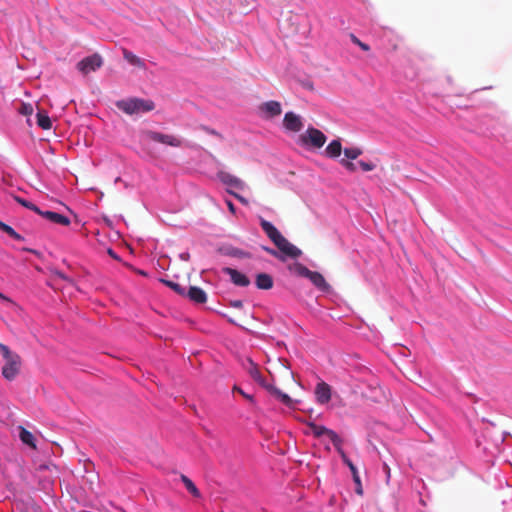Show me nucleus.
I'll list each match as a JSON object with an SVG mask.
<instances>
[{"label":"nucleus","instance_id":"09e8293b","mask_svg":"<svg viewBox=\"0 0 512 512\" xmlns=\"http://www.w3.org/2000/svg\"><path fill=\"white\" fill-rule=\"evenodd\" d=\"M210 133H211V134H214V135H217V132H216V131H214V130H210Z\"/></svg>","mask_w":512,"mask_h":512},{"label":"nucleus","instance_id":"1a4fd4ad","mask_svg":"<svg viewBox=\"0 0 512 512\" xmlns=\"http://www.w3.org/2000/svg\"><path fill=\"white\" fill-rule=\"evenodd\" d=\"M259 110L266 119L279 116L282 113V107L278 101L264 102L259 106Z\"/></svg>","mask_w":512,"mask_h":512},{"label":"nucleus","instance_id":"412c9836","mask_svg":"<svg viewBox=\"0 0 512 512\" xmlns=\"http://www.w3.org/2000/svg\"><path fill=\"white\" fill-rule=\"evenodd\" d=\"M19 437L24 444L30 446L31 448H36L34 436L30 431L20 427Z\"/></svg>","mask_w":512,"mask_h":512},{"label":"nucleus","instance_id":"f3484780","mask_svg":"<svg viewBox=\"0 0 512 512\" xmlns=\"http://www.w3.org/2000/svg\"><path fill=\"white\" fill-rule=\"evenodd\" d=\"M255 285L258 289L269 290L273 287L274 281L270 274L258 273L255 278Z\"/></svg>","mask_w":512,"mask_h":512},{"label":"nucleus","instance_id":"7ed1b4c3","mask_svg":"<svg viewBox=\"0 0 512 512\" xmlns=\"http://www.w3.org/2000/svg\"><path fill=\"white\" fill-rule=\"evenodd\" d=\"M116 107L122 112L133 115L142 112L152 111L155 107L154 102L151 100H144L140 98H129L119 100L116 102Z\"/></svg>","mask_w":512,"mask_h":512},{"label":"nucleus","instance_id":"aec40b11","mask_svg":"<svg viewBox=\"0 0 512 512\" xmlns=\"http://www.w3.org/2000/svg\"><path fill=\"white\" fill-rule=\"evenodd\" d=\"M37 125L43 130H49L52 127V122L47 113L38 112L37 115Z\"/></svg>","mask_w":512,"mask_h":512},{"label":"nucleus","instance_id":"dca6fc26","mask_svg":"<svg viewBox=\"0 0 512 512\" xmlns=\"http://www.w3.org/2000/svg\"><path fill=\"white\" fill-rule=\"evenodd\" d=\"M186 296L197 304H203L207 301L206 292L197 286H190L189 290L186 292Z\"/></svg>","mask_w":512,"mask_h":512},{"label":"nucleus","instance_id":"ddd939ff","mask_svg":"<svg viewBox=\"0 0 512 512\" xmlns=\"http://www.w3.org/2000/svg\"><path fill=\"white\" fill-rule=\"evenodd\" d=\"M217 177L223 184L227 186L234 187L237 189H243L245 187V183L241 179L228 172L219 171L217 173Z\"/></svg>","mask_w":512,"mask_h":512},{"label":"nucleus","instance_id":"2f4dec72","mask_svg":"<svg viewBox=\"0 0 512 512\" xmlns=\"http://www.w3.org/2000/svg\"><path fill=\"white\" fill-rule=\"evenodd\" d=\"M293 20V17H290V18H287L285 20H283L281 22V27L285 30V32L287 34H290V33H294V32H297L298 31V28L297 27H292V28H289L287 27V25L289 24L290 21Z\"/></svg>","mask_w":512,"mask_h":512},{"label":"nucleus","instance_id":"58836bf2","mask_svg":"<svg viewBox=\"0 0 512 512\" xmlns=\"http://www.w3.org/2000/svg\"><path fill=\"white\" fill-rule=\"evenodd\" d=\"M228 193H230L231 195H233L236 199H238L242 204L244 205H247L248 204V200L246 198H244L243 196L231 191V190H227Z\"/></svg>","mask_w":512,"mask_h":512},{"label":"nucleus","instance_id":"c03bdc74","mask_svg":"<svg viewBox=\"0 0 512 512\" xmlns=\"http://www.w3.org/2000/svg\"><path fill=\"white\" fill-rule=\"evenodd\" d=\"M180 258L184 261H188L190 258V254L188 252H184V253L180 254Z\"/></svg>","mask_w":512,"mask_h":512},{"label":"nucleus","instance_id":"5701e85b","mask_svg":"<svg viewBox=\"0 0 512 512\" xmlns=\"http://www.w3.org/2000/svg\"><path fill=\"white\" fill-rule=\"evenodd\" d=\"M0 229L7 233L10 237L17 241H23L24 237L21 236L19 233H17L11 226L7 225L6 223L0 221Z\"/></svg>","mask_w":512,"mask_h":512},{"label":"nucleus","instance_id":"de8ad7c7","mask_svg":"<svg viewBox=\"0 0 512 512\" xmlns=\"http://www.w3.org/2000/svg\"><path fill=\"white\" fill-rule=\"evenodd\" d=\"M385 468L387 469V470H386V473H387V475L389 476V475H390V469L387 467V465H385Z\"/></svg>","mask_w":512,"mask_h":512},{"label":"nucleus","instance_id":"4be33fe9","mask_svg":"<svg viewBox=\"0 0 512 512\" xmlns=\"http://www.w3.org/2000/svg\"><path fill=\"white\" fill-rule=\"evenodd\" d=\"M289 269L296 275L305 277V278H308L311 273V270H309L306 266H304L301 263H295L292 266H290Z\"/></svg>","mask_w":512,"mask_h":512},{"label":"nucleus","instance_id":"f704fd0d","mask_svg":"<svg viewBox=\"0 0 512 512\" xmlns=\"http://www.w3.org/2000/svg\"><path fill=\"white\" fill-rule=\"evenodd\" d=\"M359 166L364 172L372 171L375 168V165L371 162L359 161Z\"/></svg>","mask_w":512,"mask_h":512},{"label":"nucleus","instance_id":"393cba45","mask_svg":"<svg viewBox=\"0 0 512 512\" xmlns=\"http://www.w3.org/2000/svg\"><path fill=\"white\" fill-rule=\"evenodd\" d=\"M161 282L171 288L174 292H176L178 295L186 296V290L184 287H182L180 284L166 279H161Z\"/></svg>","mask_w":512,"mask_h":512},{"label":"nucleus","instance_id":"0eeeda50","mask_svg":"<svg viewBox=\"0 0 512 512\" xmlns=\"http://www.w3.org/2000/svg\"><path fill=\"white\" fill-rule=\"evenodd\" d=\"M103 65L102 57L95 53L77 63V69L84 75L96 71Z\"/></svg>","mask_w":512,"mask_h":512},{"label":"nucleus","instance_id":"72a5a7b5","mask_svg":"<svg viewBox=\"0 0 512 512\" xmlns=\"http://www.w3.org/2000/svg\"><path fill=\"white\" fill-rule=\"evenodd\" d=\"M264 387L270 392L271 395H273L278 400L281 397V395L283 394V392L281 390H279L278 388H276L273 385L266 384Z\"/></svg>","mask_w":512,"mask_h":512},{"label":"nucleus","instance_id":"39448f33","mask_svg":"<svg viewBox=\"0 0 512 512\" xmlns=\"http://www.w3.org/2000/svg\"><path fill=\"white\" fill-rule=\"evenodd\" d=\"M142 137L145 141L158 142L172 147H180L182 143L181 140L174 135L163 134L152 130L143 131Z\"/></svg>","mask_w":512,"mask_h":512},{"label":"nucleus","instance_id":"f03ea898","mask_svg":"<svg viewBox=\"0 0 512 512\" xmlns=\"http://www.w3.org/2000/svg\"><path fill=\"white\" fill-rule=\"evenodd\" d=\"M0 354L5 360V365L2 368V375L5 379L11 381L19 373L21 367L20 356L12 352L9 347L0 342Z\"/></svg>","mask_w":512,"mask_h":512},{"label":"nucleus","instance_id":"ea45409f","mask_svg":"<svg viewBox=\"0 0 512 512\" xmlns=\"http://www.w3.org/2000/svg\"><path fill=\"white\" fill-rule=\"evenodd\" d=\"M230 305L234 308L240 309L243 307V302L241 300H234L230 302Z\"/></svg>","mask_w":512,"mask_h":512},{"label":"nucleus","instance_id":"37998d69","mask_svg":"<svg viewBox=\"0 0 512 512\" xmlns=\"http://www.w3.org/2000/svg\"><path fill=\"white\" fill-rule=\"evenodd\" d=\"M0 299L4 300V301H6V302H9V303H11V304H13V305H15V303H14L10 298H8L7 296H5V295H4V294H2L1 292H0Z\"/></svg>","mask_w":512,"mask_h":512},{"label":"nucleus","instance_id":"c9c22d12","mask_svg":"<svg viewBox=\"0 0 512 512\" xmlns=\"http://www.w3.org/2000/svg\"><path fill=\"white\" fill-rule=\"evenodd\" d=\"M279 401H281L284 405L288 406V407H291L293 405V400L291 399V397L286 394V393H283L281 395V397L279 398Z\"/></svg>","mask_w":512,"mask_h":512},{"label":"nucleus","instance_id":"a18cd8bd","mask_svg":"<svg viewBox=\"0 0 512 512\" xmlns=\"http://www.w3.org/2000/svg\"><path fill=\"white\" fill-rule=\"evenodd\" d=\"M264 250L273 256H277V252L271 248L265 247Z\"/></svg>","mask_w":512,"mask_h":512},{"label":"nucleus","instance_id":"9b49d317","mask_svg":"<svg viewBox=\"0 0 512 512\" xmlns=\"http://www.w3.org/2000/svg\"><path fill=\"white\" fill-rule=\"evenodd\" d=\"M315 397L319 404H327L332 397L330 385L324 381L317 383L315 387Z\"/></svg>","mask_w":512,"mask_h":512},{"label":"nucleus","instance_id":"79ce46f5","mask_svg":"<svg viewBox=\"0 0 512 512\" xmlns=\"http://www.w3.org/2000/svg\"><path fill=\"white\" fill-rule=\"evenodd\" d=\"M0 299L4 300V301H6V302H9V303H11V304H13V305H15V303H14L10 298H8L7 296H5V295H4V294H2L1 292H0Z\"/></svg>","mask_w":512,"mask_h":512},{"label":"nucleus","instance_id":"f8f14e48","mask_svg":"<svg viewBox=\"0 0 512 512\" xmlns=\"http://www.w3.org/2000/svg\"><path fill=\"white\" fill-rule=\"evenodd\" d=\"M338 452L341 455V458H342L343 462L349 467V469H350V471L352 473L353 480H354V482L356 484V493L358 495H362L363 494L362 484H361L360 476L358 474V470H357L356 466L347 457V455L345 454L343 449H341V451H338Z\"/></svg>","mask_w":512,"mask_h":512},{"label":"nucleus","instance_id":"473e14b6","mask_svg":"<svg viewBox=\"0 0 512 512\" xmlns=\"http://www.w3.org/2000/svg\"><path fill=\"white\" fill-rule=\"evenodd\" d=\"M264 387L270 392L271 395H273L278 400L281 397V395L283 394V392L281 390H279L278 388H276L273 385L266 384Z\"/></svg>","mask_w":512,"mask_h":512},{"label":"nucleus","instance_id":"2eb2a0df","mask_svg":"<svg viewBox=\"0 0 512 512\" xmlns=\"http://www.w3.org/2000/svg\"><path fill=\"white\" fill-rule=\"evenodd\" d=\"M308 279L320 291L329 292L331 290V286L326 282V280L323 277V275L321 273L317 272V271H311Z\"/></svg>","mask_w":512,"mask_h":512},{"label":"nucleus","instance_id":"f257e3e1","mask_svg":"<svg viewBox=\"0 0 512 512\" xmlns=\"http://www.w3.org/2000/svg\"><path fill=\"white\" fill-rule=\"evenodd\" d=\"M260 225L267 237L283 254L292 259L302 255V251L290 243L271 222L261 219Z\"/></svg>","mask_w":512,"mask_h":512},{"label":"nucleus","instance_id":"bb28decb","mask_svg":"<svg viewBox=\"0 0 512 512\" xmlns=\"http://www.w3.org/2000/svg\"><path fill=\"white\" fill-rule=\"evenodd\" d=\"M227 254L229 256L237 257V258H251V254L249 252L238 249V248L228 249Z\"/></svg>","mask_w":512,"mask_h":512},{"label":"nucleus","instance_id":"4468645a","mask_svg":"<svg viewBox=\"0 0 512 512\" xmlns=\"http://www.w3.org/2000/svg\"><path fill=\"white\" fill-rule=\"evenodd\" d=\"M42 217L46 218L50 222L62 225V226H68L70 224V219L62 214H59L54 211H42L40 210V213H38Z\"/></svg>","mask_w":512,"mask_h":512},{"label":"nucleus","instance_id":"a878e982","mask_svg":"<svg viewBox=\"0 0 512 512\" xmlns=\"http://www.w3.org/2000/svg\"><path fill=\"white\" fill-rule=\"evenodd\" d=\"M343 152L346 159L349 160H355L362 154V150L358 147L345 148Z\"/></svg>","mask_w":512,"mask_h":512},{"label":"nucleus","instance_id":"6e6552de","mask_svg":"<svg viewBox=\"0 0 512 512\" xmlns=\"http://www.w3.org/2000/svg\"><path fill=\"white\" fill-rule=\"evenodd\" d=\"M222 272L226 275H229L231 282L235 286L247 287L250 285V279L245 274L234 268L224 267L222 268Z\"/></svg>","mask_w":512,"mask_h":512},{"label":"nucleus","instance_id":"8fccbe9b","mask_svg":"<svg viewBox=\"0 0 512 512\" xmlns=\"http://www.w3.org/2000/svg\"><path fill=\"white\" fill-rule=\"evenodd\" d=\"M109 254H110L111 256H114V253L112 252V250H109Z\"/></svg>","mask_w":512,"mask_h":512},{"label":"nucleus","instance_id":"7c9ffc66","mask_svg":"<svg viewBox=\"0 0 512 512\" xmlns=\"http://www.w3.org/2000/svg\"><path fill=\"white\" fill-rule=\"evenodd\" d=\"M350 39L351 41L356 44L357 46H359L363 51H369L370 50V47L368 44L360 41L354 34H350Z\"/></svg>","mask_w":512,"mask_h":512},{"label":"nucleus","instance_id":"423d86ee","mask_svg":"<svg viewBox=\"0 0 512 512\" xmlns=\"http://www.w3.org/2000/svg\"><path fill=\"white\" fill-rule=\"evenodd\" d=\"M307 425L310 428L311 433L315 437L319 438L324 435L327 436L330 439V441L333 443L336 450L341 451L342 439L338 436V434L335 431L328 429L325 426L318 425L314 422H309V423H307Z\"/></svg>","mask_w":512,"mask_h":512},{"label":"nucleus","instance_id":"c85d7f7f","mask_svg":"<svg viewBox=\"0 0 512 512\" xmlns=\"http://www.w3.org/2000/svg\"><path fill=\"white\" fill-rule=\"evenodd\" d=\"M249 373L255 381H257L258 383H260L263 386L266 385L259 369L253 363H252V368L250 369Z\"/></svg>","mask_w":512,"mask_h":512},{"label":"nucleus","instance_id":"9d476101","mask_svg":"<svg viewBox=\"0 0 512 512\" xmlns=\"http://www.w3.org/2000/svg\"><path fill=\"white\" fill-rule=\"evenodd\" d=\"M283 126L291 132H299L303 128V122L299 115L294 112H287L283 119Z\"/></svg>","mask_w":512,"mask_h":512},{"label":"nucleus","instance_id":"4c0bfd02","mask_svg":"<svg viewBox=\"0 0 512 512\" xmlns=\"http://www.w3.org/2000/svg\"><path fill=\"white\" fill-rule=\"evenodd\" d=\"M20 112L24 115H31L33 112V107L30 104H22Z\"/></svg>","mask_w":512,"mask_h":512},{"label":"nucleus","instance_id":"20e7f679","mask_svg":"<svg viewBox=\"0 0 512 512\" xmlns=\"http://www.w3.org/2000/svg\"><path fill=\"white\" fill-rule=\"evenodd\" d=\"M326 140L327 137L321 130L315 127H308L307 130L299 136L298 142L304 147L320 149L324 146Z\"/></svg>","mask_w":512,"mask_h":512},{"label":"nucleus","instance_id":"b1692460","mask_svg":"<svg viewBox=\"0 0 512 512\" xmlns=\"http://www.w3.org/2000/svg\"><path fill=\"white\" fill-rule=\"evenodd\" d=\"M181 480L185 485L186 489L195 497L200 496V492L195 486V484L184 474L181 475Z\"/></svg>","mask_w":512,"mask_h":512},{"label":"nucleus","instance_id":"cd10ccee","mask_svg":"<svg viewBox=\"0 0 512 512\" xmlns=\"http://www.w3.org/2000/svg\"><path fill=\"white\" fill-rule=\"evenodd\" d=\"M14 199L20 205H22V206H24V207H26V208L36 212L37 214L40 213V209L35 204H33L32 202L27 201V200H25V199H23V198H21L19 196H15Z\"/></svg>","mask_w":512,"mask_h":512},{"label":"nucleus","instance_id":"49530a36","mask_svg":"<svg viewBox=\"0 0 512 512\" xmlns=\"http://www.w3.org/2000/svg\"><path fill=\"white\" fill-rule=\"evenodd\" d=\"M56 275L63 280L69 281V279L62 272L57 271Z\"/></svg>","mask_w":512,"mask_h":512},{"label":"nucleus","instance_id":"a19ab883","mask_svg":"<svg viewBox=\"0 0 512 512\" xmlns=\"http://www.w3.org/2000/svg\"><path fill=\"white\" fill-rule=\"evenodd\" d=\"M226 204H227L229 211L234 214L236 211V207L234 206V204L230 200H227Z\"/></svg>","mask_w":512,"mask_h":512},{"label":"nucleus","instance_id":"e433bc0d","mask_svg":"<svg viewBox=\"0 0 512 512\" xmlns=\"http://www.w3.org/2000/svg\"><path fill=\"white\" fill-rule=\"evenodd\" d=\"M233 391L238 392L239 394H241V396H243L245 399H247V400H248V401H250V402H253V401H254V399H253V396H252V395L245 393V392H244L240 387H238V386H234V387H233Z\"/></svg>","mask_w":512,"mask_h":512},{"label":"nucleus","instance_id":"c756f323","mask_svg":"<svg viewBox=\"0 0 512 512\" xmlns=\"http://www.w3.org/2000/svg\"><path fill=\"white\" fill-rule=\"evenodd\" d=\"M340 164L347 169L349 172L353 173L357 170L356 164L351 162L349 159L343 158L340 160Z\"/></svg>","mask_w":512,"mask_h":512},{"label":"nucleus","instance_id":"6ab92c4d","mask_svg":"<svg viewBox=\"0 0 512 512\" xmlns=\"http://www.w3.org/2000/svg\"><path fill=\"white\" fill-rule=\"evenodd\" d=\"M123 57L126 61H128L131 65L139 67V68H145L144 61L133 54L131 51L127 49H123Z\"/></svg>","mask_w":512,"mask_h":512},{"label":"nucleus","instance_id":"a211bd4d","mask_svg":"<svg viewBox=\"0 0 512 512\" xmlns=\"http://www.w3.org/2000/svg\"><path fill=\"white\" fill-rule=\"evenodd\" d=\"M342 153V144L339 140L331 141L325 148V155L329 158H338Z\"/></svg>","mask_w":512,"mask_h":512}]
</instances>
